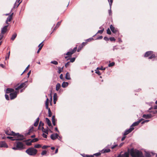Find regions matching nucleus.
Returning a JSON list of instances; mask_svg holds the SVG:
<instances>
[{"label": "nucleus", "mask_w": 157, "mask_h": 157, "mask_svg": "<svg viewBox=\"0 0 157 157\" xmlns=\"http://www.w3.org/2000/svg\"><path fill=\"white\" fill-rule=\"evenodd\" d=\"M131 156L133 157H143L142 152L139 151L135 150L131 151L130 152Z\"/></svg>", "instance_id": "1"}, {"label": "nucleus", "mask_w": 157, "mask_h": 157, "mask_svg": "<svg viewBox=\"0 0 157 157\" xmlns=\"http://www.w3.org/2000/svg\"><path fill=\"white\" fill-rule=\"evenodd\" d=\"M25 152L29 155L34 156L37 154V150L33 147H30Z\"/></svg>", "instance_id": "2"}, {"label": "nucleus", "mask_w": 157, "mask_h": 157, "mask_svg": "<svg viewBox=\"0 0 157 157\" xmlns=\"http://www.w3.org/2000/svg\"><path fill=\"white\" fill-rule=\"evenodd\" d=\"M144 56L145 57H149V59H151L155 57V55L153 54V52L152 51H148L146 52L144 55Z\"/></svg>", "instance_id": "3"}, {"label": "nucleus", "mask_w": 157, "mask_h": 157, "mask_svg": "<svg viewBox=\"0 0 157 157\" xmlns=\"http://www.w3.org/2000/svg\"><path fill=\"white\" fill-rule=\"evenodd\" d=\"M27 81H25L24 82H23L20 84L17 87L15 88V90H17L19 89H20L23 87L25 88L27 87V86L26 85ZM19 85V84H18V85Z\"/></svg>", "instance_id": "4"}, {"label": "nucleus", "mask_w": 157, "mask_h": 157, "mask_svg": "<svg viewBox=\"0 0 157 157\" xmlns=\"http://www.w3.org/2000/svg\"><path fill=\"white\" fill-rule=\"evenodd\" d=\"M18 92V91H16L13 93H11L10 94V99L12 100L16 98L17 96V94Z\"/></svg>", "instance_id": "5"}, {"label": "nucleus", "mask_w": 157, "mask_h": 157, "mask_svg": "<svg viewBox=\"0 0 157 157\" xmlns=\"http://www.w3.org/2000/svg\"><path fill=\"white\" fill-rule=\"evenodd\" d=\"M15 136H17V138H15L16 140H24V138L23 135H20L18 133H15Z\"/></svg>", "instance_id": "6"}, {"label": "nucleus", "mask_w": 157, "mask_h": 157, "mask_svg": "<svg viewBox=\"0 0 157 157\" xmlns=\"http://www.w3.org/2000/svg\"><path fill=\"white\" fill-rule=\"evenodd\" d=\"M16 147L18 150H22L24 148L23 143L20 142H17Z\"/></svg>", "instance_id": "7"}, {"label": "nucleus", "mask_w": 157, "mask_h": 157, "mask_svg": "<svg viewBox=\"0 0 157 157\" xmlns=\"http://www.w3.org/2000/svg\"><path fill=\"white\" fill-rule=\"evenodd\" d=\"M134 128L132 127V126H130V128L129 129H127L125 131L124 134V135L125 136L131 132L133 130H134Z\"/></svg>", "instance_id": "8"}, {"label": "nucleus", "mask_w": 157, "mask_h": 157, "mask_svg": "<svg viewBox=\"0 0 157 157\" xmlns=\"http://www.w3.org/2000/svg\"><path fill=\"white\" fill-rule=\"evenodd\" d=\"M2 147L7 148L8 146L5 142H0V147Z\"/></svg>", "instance_id": "9"}, {"label": "nucleus", "mask_w": 157, "mask_h": 157, "mask_svg": "<svg viewBox=\"0 0 157 157\" xmlns=\"http://www.w3.org/2000/svg\"><path fill=\"white\" fill-rule=\"evenodd\" d=\"M5 133L8 135H13V136H15V133L13 131L10 130L6 131H5Z\"/></svg>", "instance_id": "10"}, {"label": "nucleus", "mask_w": 157, "mask_h": 157, "mask_svg": "<svg viewBox=\"0 0 157 157\" xmlns=\"http://www.w3.org/2000/svg\"><path fill=\"white\" fill-rule=\"evenodd\" d=\"M129 155V154L128 152H125L124 154H120L118 155L117 157H128Z\"/></svg>", "instance_id": "11"}, {"label": "nucleus", "mask_w": 157, "mask_h": 157, "mask_svg": "<svg viewBox=\"0 0 157 157\" xmlns=\"http://www.w3.org/2000/svg\"><path fill=\"white\" fill-rule=\"evenodd\" d=\"M59 135L58 134H53L51 136V138L52 140H55L58 137Z\"/></svg>", "instance_id": "12"}, {"label": "nucleus", "mask_w": 157, "mask_h": 157, "mask_svg": "<svg viewBox=\"0 0 157 157\" xmlns=\"http://www.w3.org/2000/svg\"><path fill=\"white\" fill-rule=\"evenodd\" d=\"M73 54V53H72V52L71 51V50H70L69 52H68L66 54H64V56H65V58L66 59L68 56H65V55H67L68 56H71Z\"/></svg>", "instance_id": "13"}, {"label": "nucleus", "mask_w": 157, "mask_h": 157, "mask_svg": "<svg viewBox=\"0 0 157 157\" xmlns=\"http://www.w3.org/2000/svg\"><path fill=\"white\" fill-rule=\"evenodd\" d=\"M8 26V25H6L2 28L1 31L2 34H4L6 32L7 30V28Z\"/></svg>", "instance_id": "14"}, {"label": "nucleus", "mask_w": 157, "mask_h": 157, "mask_svg": "<svg viewBox=\"0 0 157 157\" xmlns=\"http://www.w3.org/2000/svg\"><path fill=\"white\" fill-rule=\"evenodd\" d=\"M13 13H12L7 18V20L6 21V23L7 24H8V22L10 21L13 17Z\"/></svg>", "instance_id": "15"}, {"label": "nucleus", "mask_w": 157, "mask_h": 157, "mask_svg": "<svg viewBox=\"0 0 157 157\" xmlns=\"http://www.w3.org/2000/svg\"><path fill=\"white\" fill-rule=\"evenodd\" d=\"M14 89L13 88H8L6 89V94H9L14 91Z\"/></svg>", "instance_id": "16"}, {"label": "nucleus", "mask_w": 157, "mask_h": 157, "mask_svg": "<svg viewBox=\"0 0 157 157\" xmlns=\"http://www.w3.org/2000/svg\"><path fill=\"white\" fill-rule=\"evenodd\" d=\"M151 117L152 115L151 114H143L142 116L143 117L146 119H149L151 118Z\"/></svg>", "instance_id": "17"}, {"label": "nucleus", "mask_w": 157, "mask_h": 157, "mask_svg": "<svg viewBox=\"0 0 157 157\" xmlns=\"http://www.w3.org/2000/svg\"><path fill=\"white\" fill-rule=\"evenodd\" d=\"M110 151V149L109 148H107V149L104 148V149H103V150H102L101 151V152L102 153H105L109 152Z\"/></svg>", "instance_id": "18"}, {"label": "nucleus", "mask_w": 157, "mask_h": 157, "mask_svg": "<svg viewBox=\"0 0 157 157\" xmlns=\"http://www.w3.org/2000/svg\"><path fill=\"white\" fill-rule=\"evenodd\" d=\"M110 28L113 33H115L117 32V30L115 29L114 27L112 25H110Z\"/></svg>", "instance_id": "19"}, {"label": "nucleus", "mask_w": 157, "mask_h": 157, "mask_svg": "<svg viewBox=\"0 0 157 157\" xmlns=\"http://www.w3.org/2000/svg\"><path fill=\"white\" fill-rule=\"evenodd\" d=\"M68 85V83L67 82H63L62 84V86L63 88H65Z\"/></svg>", "instance_id": "20"}, {"label": "nucleus", "mask_w": 157, "mask_h": 157, "mask_svg": "<svg viewBox=\"0 0 157 157\" xmlns=\"http://www.w3.org/2000/svg\"><path fill=\"white\" fill-rule=\"evenodd\" d=\"M45 120L46 122H47L48 125L49 126H51L52 124L50 120L48 118H45Z\"/></svg>", "instance_id": "21"}, {"label": "nucleus", "mask_w": 157, "mask_h": 157, "mask_svg": "<svg viewBox=\"0 0 157 157\" xmlns=\"http://www.w3.org/2000/svg\"><path fill=\"white\" fill-rule=\"evenodd\" d=\"M65 78L67 80H70L71 79L70 75L68 72L65 75Z\"/></svg>", "instance_id": "22"}, {"label": "nucleus", "mask_w": 157, "mask_h": 157, "mask_svg": "<svg viewBox=\"0 0 157 157\" xmlns=\"http://www.w3.org/2000/svg\"><path fill=\"white\" fill-rule=\"evenodd\" d=\"M56 120L55 119V116H53L52 117V124L54 125H56Z\"/></svg>", "instance_id": "23"}, {"label": "nucleus", "mask_w": 157, "mask_h": 157, "mask_svg": "<svg viewBox=\"0 0 157 157\" xmlns=\"http://www.w3.org/2000/svg\"><path fill=\"white\" fill-rule=\"evenodd\" d=\"M42 131L46 134H48V129H44L43 127H42Z\"/></svg>", "instance_id": "24"}, {"label": "nucleus", "mask_w": 157, "mask_h": 157, "mask_svg": "<svg viewBox=\"0 0 157 157\" xmlns=\"http://www.w3.org/2000/svg\"><path fill=\"white\" fill-rule=\"evenodd\" d=\"M60 87L61 85L60 83H58L57 84L56 86V90L57 91H58L60 89Z\"/></svg>", "instance_id": "25"}, {"label": "nucleus", "mask_w": 157, "mask_h": 157, "mask_svg": "<svg viewBox=\"0 0 157 157\" xmlns=\"http://www.w3.org/2000/svg\"><path fill=\"white\" fill-rule=\"evenodd\" d=\"M139 123L140 121H137L133 123L131 126H132V127H133V126H137L139 124Z\"/></svg>", "instance_id": "26"}, {"label": "nucleus", "mask_w": 157, "mask_h": 157, "mask_svg": "<svg viewBox=\"0 0 157 157\" xmlns=\"http://www.w3.org/2000/svg\"><path fill=\"white\" fill-rule=\"evenodd\" d=\"M17 36V34L16 33H14L12 35V36L11 38V39L13 40H14L15 39V38Z\"/></svg>", "instance_id": "27"}, {"label": "nucleus", "mask_w": 157, "mask_h": 157, "mask_svg": "<svg viewBox=\"0 0 157 157\" xmlns=\"http://www.w3.org/2000/svg\"><path fill=\"white\" fill-rule=\"evenodd\" d=\"M29 140H28V141H27V142L26 143V145L28 146H30L31 145L32 143L33 142H31V140L30 141H29Z\"/></svg>", "instance_id": "28"}, {"label": "nucleus", "mask_w": 157, "mask_h": 157, "mask_svg": "<svg viewBox=\"0 0 157 157\" xmlns=\"http://www.w3.org/2000/svg\"><path fill=\"white\" fill-rule=\"evenodd\" d=\"M63 67L62 68H61L60 67H59L58 68V73L59 74L62 71V70H63Z\"/></svg>", "instance_id": "29"}, {"label": "nucleus", "mask_w": 157, "mask_h": 157, "mask_svg": "<svg viewBox=\"0 0 157 157\" xmlns=\"http://www.w3.org/2000/svg\"><path fill=\"white\" fill-rule=\"evenodd\" d=\"M41 147V145L40 144H37L34 145V147L36 148H38Z\"/></svg>", "instance_id": "30"}, {"label": "nucleus", "mask_w": 157, "mask_h": 157, "mask_svg": "<svg viewBox=\"0 0 157 157\" xmlns=\"http://www.w3.org/2000/svg\"><path fill=\"white\" fill-rule=\"evenodd\" d=\"M57 94L56 93H55L53 95V100H57Z\"/></svg>", "instance_id": "31"}, {"label": "nucleus", "mask_w": 157, "mask_h": 157, "mask_svg": "<svg viewBox=\"0 0 157 157\" xmlns=\"http://www.w3.org/2000/svg\"><path fill=\"white\" fill-rule=\"evenodd\" d=\"M7 138L8 139H10L11 140H15V138L14 137H12V136H7Z\"/></svg>", "instance_id": "32"}, {"label": "nucleus", "mask_w": 157, "mask_h": 157, "mask_svg": "<svg viewBox=\"0 0 157 157\" xmlns=\"http://www.w3.org/2000/svg\"><path fill=\"white\" fill-rule=\"evenodd\" d=\"M51 63H52V64H53L55 65H57L58 64V62L56 61H55V60H54V61H52L51 62Z\"/></svg>", "instance_id": "33"}, {"label": "nucleus", "mask_w": 157, "mask_h": 157, "mask_svg": "<svg viewBox=\"0 0 157 157\" xmlns=\"http://www.w3.org/2000/svg\"><path fill=\"white\" fill-rule=\"evenodd\" d=\"M48 117H50L52 116V114L50 109H48Z\"/></svg>", "instance_id": "34"}, {"label": "nucleus", "mask_w": 157, "mask_h": 157, "mask_svg": "<svg viewBox=\"0 0 157 157\" xmlns=\"http://www.w3.org/2000/svg\"><path fill=\"white\" fill-rule=\"evenodd\" d=\"M38 140V139L37 138H35L31 140V142L33 143L37 142Z\"/></svg>", "instance_id": "35"}, {"label": "nucleus", "mask_w": 157, "mask_h": 157, "mask_svg": "<svg viewBox=\"0 0 157 157\" xmlns=\"http://www.w3.org/2000/svg\"><path fill=\"white\" fill-rule=\"evenodd\" d=\"M115 64V63L113 62L111 63H109L108 65V66L109 67H111L113 66Z\"/></svg>", "instance_id": "36"}, {"label": "nucleus", "mask_w": 157, "mask_h": 157, "mask_svg": "<svg viewBox=\"0 0 157 157\" xmlns=\"http://www.w3.org/2000/svg\"><path fill=\"white\" fill-rule=\"evenodd\" d=\"M44 125V124L41 121H40V124L39 126L38 129H39V127L41 126L42 127H43Z\"/></svg>", "instance_id": "37"}, {"label": "nucleus", "mask_w": 157, "mask_h": 157, "mask_svg": "<svg viewBox=\"0 0 157 157\" xmlns=\"http://www.w3.org/2000/svg\"><path fill=\"white\" fill-rule=\"evenodd\" d=\"M108 1L109 3L110 7L111 8L113 3V0H108Z\"/></svg>", "instance_id": "38"}, {"label": "nucleus", "mask_w": 157, "mask_h": 157, "mask_svg": "<svg viewBox=\"0 0 157 157\" xmlns=\"http://www.w3.org/2000/svg\"><path fill=\"white\" fill-rule=\"evenodd\" d=\"M77 47H75L74 48L73 50H72V49L71 50V51L72 52V53H74L76 51V50H77Z\"/></svg>", "instance_id": "39"}, {"label": "nucleus", "mask_w": 157, "mask_h": 157, "mask_svg": "<svg viewBox=\"0 0 157 157\" xmlns=\"http://www.w3.org/2000/svg\"><path fill=\"white\" fill-rule=\"evenodd\" d=\"M47 151H46L44 150L42 151V153H41V155H46L47 153Z\"/></svg>", "instance_id": "40"}, {"label": "nucleus", "mask_w": 157, "mask_h": 157, "mask_svg": "<svg viewBox=\"0 0 157 157\" xmlns=\"http://www.w3.org/2000/svg\"><path fill=\"white\" fill-rule=\"evenodd\" d=\"M104 31V29H103L102 30H98L97 33H100L101 34L102 33L103 31Z\"/></svg>", "instance_id": "41"}, {"label": "nucleus", "mask_w": 157, "mask_h": 157, "mask_svg": "<svg viewBox=\"0 0 157 157\" xmlns=\"http://www.w3.org/2000/svg\"><path fill=\"white\" fill-rule=\"evenodd\" d=\"M107 33L108 34L110 35L111 34V32L109 28L107 30Z\"/></svg>", "instance_id": "42"}, {"label": "nucleus", "mask_w": 157, "mask_h": 157, "mask_svg": "<svg viewBox=\"0 0 157 157\" xmlns=\"http://www.w3.org/2000/svg\"><path fill=\"white\" fill-rule=\"evenodd\" d=\"M75 58H72L70 59V62L71 63H73L74 62L75 60Z\"/></svg>", "instance_id": "43"}, {"label": "nucleus", "mask_w": 157, "mask_h": 157, "mask_svg": "<svg viewBox=\"0 0 157 157\" xmlns=\"http://www.w3.org/2000/svg\"><path fill=\"white\" fill-rule=\"evenodd\" d=\"M45 107L46 108L48 109H48H50L48 108V102H45Z\"/></svg>", "instance_id": "44"}, {"label": "nucleus", "mask_w": 157, "mask_h": 157, "mask_svg": "<svg viewBox=\"0 0 157 157\" xmlns=\"http://www.w3.org/2000/svg\"><path fill=\"white\" fill-rule=\"evenodd\" d=\"M43 46V45H42L39 48L38 50L37 51V53H38L41 50V48H42V47Z\"/></svg>", "instance_id": "45"}, {"label": "nucleus", "mask_w": 157, "mask_h": 157, "mask_svg": "<svg viewBox=\"0 0 157 157\" xmlns=\"http://www.w3.org/2000/svg\"><path fill=\"white\" fill-rule=\"evenodd\" d=\"M109 40L111 41H115V39L114 37H110L109 38Z\"/></svg>", "instance_id": "46"}, {"label": "nucleus", "mask_w": 157, "mask_h": 157, "mask_svg": "<svg viewBox=\"0 0 157 157\" xmlns=\"http://www.w3.org/2000/svg\"><path fill=\"white\" fill-rule=\"evenodd\" d=\"M5 98L7 100H9V97L8 95L5 94Z\"/></svg>", "instance_id": "47"}, {"label": "nucleus", "mask_w": 157, "mask_h": 157, "mask_svg": "<svg viewBox=\"0 0 157 157\" xmlns=\"http://www.w3.org/2000/svg\"><path fill=\"white\" fill-rule=\"evenodd\" d=\"M95 73L98 74L99 75H101V74L100 72L99 71H95Z\"/></svg>", "instance_id": "48"}, {"label": "nucleus", "mask_w": 157, "mask_h": 157, "mask_svg": "<svg viewBox=\"0 0 157 157\" xmlns=\"http://www.w3.org/2000/svg\"><path fill=\"white\" fill-rule=\"evenodd\" d=\"M111 7L110 8V9L109 10V15L110 16L111 14H112V11H111Z\"/></svg>", "instance_id": "49"}, {"label": "nucleus", "mask_w": 157, "mask_h": 157, "mask_svg": "<svg viewBox=\"0 0 157 157\" xmlns=\"http://www.w3.org/2000/svg\"><path fill=\"white\" fill-rule=\"evenodd\" d=\"M70 64V62H67L65 64V67H67Z\"/></svg>", "instance_id": "50"}, {"label": "nucleus", "mask_w": 157, "mask_h": 157, "mask_svg": "<svg viewBox=\"0 0 157 157\" xmlns=\"http://www.w3.org/2000/svg\"><path fill=\"white\" fill-rule=\"evenodd\" d=\"M94 40L93 38H90L88 39H87L86 40L87 41H91L92 40Z\"/></svg>", "instance_id": "51"}, {"label": "nucleus", "mask_w": 157, "mask_h": 157, "mask_svg": "<svg viewBox=\"0 0 157 157\" xmlns=\"http://www.w3.org/2000/svg\"><path fill=\"white\" fill-rule=\"evenodd\" d=\"M49 147L50 146H49L44 145L42 147V148L44 149H45L47 147Z\"/></svg>", "instance_id": "52"}, {"label": "nucleus", "mask_w": 157, "mask_h": 157, "mask_svg": "<svg viewBox=\"0 0 157 157\" xmlns=\"http://www.w3.org/2000/svg\"><path fill=\"white\" fill-rule=\"evenodd\" d=\"M42 136L44 138H46L47 137V136L46 134H45L44 133H43L42 134Z\"/></svg>", "instance_id": "53"}, {"label": "nucleus", "mask_w": 157, "mask_h": 157, "mask_svg": "<svg viewBox=\"0 0 157 157\" xmlns=\"http://www.w3.org/2000/svg\"><path fill=\"white\" fill-rule=\"evenodd\" d=\"M61 23V21H59L57 23L56 26L57 27H58L60 25Z\"/></svg>", "instance_id": "54"}, {"label": "nucleus", "mask_w": 157, "mask_h": 157, "mask_svg": "<svg viewBox=\"0 0 157 157\" xmlns=\"http://www.w3.org/2000/svg\"><path fill=\"white\" fill-rule=\"evenodd\" d=\"M94 155L96 156H98L101 155V153L100 152H98L94 154Z\"/></svg>", "instance_id": "55"}, {"label": "nucleus", "mask_w": 157, "mask_h": 157, "mask_svg": "<svg viewBox=\"0 0 157 157\" xmlns=\"http://www.w3.org/2000/svg\"><path fill=\"white\" fill-rule=\"evenodd\" d=\"M38 124V122H36V121L34 124V126H37Z\"/></svg>", "instance_id": "56"}, {"label": "nucleus", "mask_w": 157, "mask_h": 157, "mask_svg": "<svg viewBox=\"0 0 157 157\" xmlns=\"http://www.w3.org/2000/svg\"><path fill=\"white\" fill-rule=\"evenodd\" d=\"M104 40L106 41L108 40H109L108 38L107 37H105L104 38Z\"/></svg>", "instance_id": "57"}, {"label": "nucleus", "mask_w": 157, "mask_h": 157, "mask_svg": "<svg viewBox=\"0 0 157 157\" xmlns=\"http://www.w3.org/2000/svg\"><path fill=\"white\" fill-rule=\"evenodd\" d=\"M29 65L28 67L25 68V70L23 71V72L21 74V75L26 70H27V69H28V67H29Z\"/></svg>", "instance_id": "58"}, {"label": "nucleus", "mask_w": 157, "mask_h": 157, "mask_svg": "<svg viewBox=\"0 0 157 157\" xmlns=\"http://www.w3.org/2000/svg\"><path fill=\"white\" fill-rule=\"evenodd\" d=\"M117 146V145H114L112 146L111 147V148L112 149H113L115 147H116Z\"/></svg>", "instance_id": "59"}, {"label": "nucleus", "mask_w": 157, "mask_h": 157, "mask_svg": "<svg viewBox=\"0 0 157 157\" xmlns=\"http://www.w3.org/2000/svg\"><path fill=\"white\" fill-rule=\"evenodd\" d=\"M12 149H13L14 150H18L17 147H13L12 148Z\"/></svg>", "instance_id": "60"}, {"label": "nucleus", "mask_w": 157, "mask_h": 157, "mask_svg": "<svg viewBox=\"0 0 157 157\" xmlns=\"http://www.w3.org/2000/svg\"><path fill=\"white\" fill-rule=\"evenodd\" d=\"M60 78L61 79H63V75L62 74H61L60 75Z\"/></svg>", "instance_id": "61"}, {"label": "nucleus", "mask_w": 157, "mask_h": 157, "mask_svg": "<svg viewBox=\"0 0 157 157\" xmlns=\"http://www.w3.org/2000/svg\"><path fill=\"white\" fill-rule=\"evenodd\" d=\"M93 156L91 155H86V156L85 157H93Z\"/></svg>", "instance_id": "62"}, {"label": "nucleus", "mask_w": 157, "mask_h": 157, "mask_svg": "<svg viewBox=\"0 0 157 157\" xmlns=\"http://www.w3.org/2000/svg\"><path fill=\"white\" fill-rule=\"evenodd\" d=\"M125 137H126V136H123V137H122V139H121V141H122L124 140L125 139Z\"/></svg>", "instance_id": "63"}, {"label": "nucleus", "mask_w": 157, "mask_h": 157, "mask_svg": "<svg viewBox=\"0 0 157 157\" xmlns=\"http://www.w3.org/2000/svg\"><path fill=\"white\" fill-rule=\"evenodd\" d=\"M102 36H99V37H98L97 38L98 39H102Z\"/></svg>", "instance_id": "64"}]
</instances>
